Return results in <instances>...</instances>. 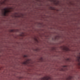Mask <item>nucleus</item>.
<instances>
[{"instance_id": "nucleus-1", "label": "nucleus", "mask_w": 80, "mask_h": 80, "mask_svg": "<svg viewBox=\"0 0 80 80\" xmlns=\"http://www.w3.org/2000/svg\"><path fill=\"white\" fill-rule=\"evenodd\" d=\"M3 10H4V16H6L7 15V13H8V12H10V10H8V9L7 8H5L3 9Z\"/></svg>"}, {"instance_id": "nucleus-2", "label": "nucleus", "mask_w": 80, "mask_h": 80, "mask_svg": "<svg viewBox=\"0 0 80 80\" xmlns=\"http://www.w3.org/2000/svg\"><path fill=\"white\" fill-rule=\"evenodd\" d=\"M41 80H48V78L46 77H44L42 78Z\"/></svg>"}, {"instance_id": "nucleus-3", "label": "nucleus", "mask_w": 80, "mask_h": 80, "mask_svg": "<svg viewBox=\"0 0 80 80\" xmlns=\"http://www.w3.org/2000/svg\"><path fill=\"white\" fill-rule=\"evenodd\" d=\"M23 64H24V65H26V64H27V62H23Z\"/></svg>"}, {"instance_id": "nucleus-4", "label": "nucleus", "mask_w": 80, "mask_h": 80, "mask_svg": "<svg viewBox=\"0 0 80 80\" xmlns=\"http://www.w3.org/2000/svg\"><path fill=\"white\" fill-rule=\"evenodd\" d=\"M79 59H78V61H79V59L80 58V57H78Z\"/></svg>"}, {"instance_id": "nucleus-5", "label": "nucleus", "mask_w": 80, "mask_h": 80, "mask_svg": "<svg viewBox=\"0 0 80 80\" xmlns=\"http://www.w3.org/2000/svg\"><path fill=\"white\" fill-rule=\"evenodd\" d=\"M24 57H26V55H25V56H24Z\"/></svg>"}, {"instance_id": "nucleus-6", "label": "nucleus", "mask_w": 80, "mask_h": 80, "mask_svg": "<svg viewBox=\"0 0 80 80\" xmlns=\"http://www.w3.org/2000/svg\"><path fill=\"white\" fill-rule=\"evenodd\" d=\"M64 67H65V66H64Z\"/></svg>"}]
</instances>
